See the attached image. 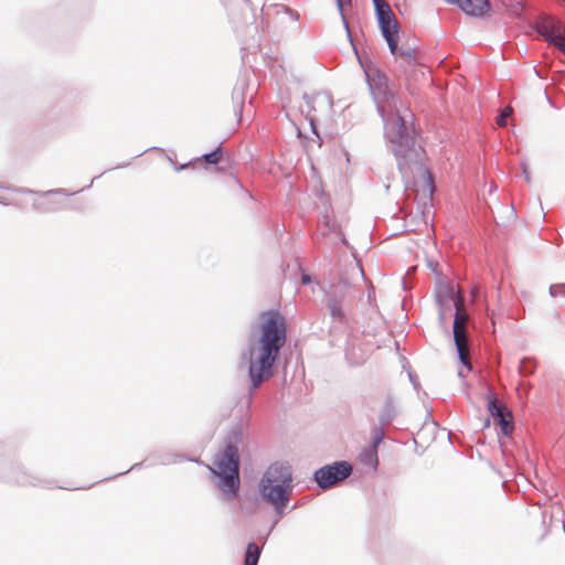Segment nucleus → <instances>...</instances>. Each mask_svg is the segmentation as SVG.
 I'll return each mask as SVG.
<instances>
[{
  "mask_svg": "<svg viewBox=\"0 0 565 565\" xmlns=\"http://www.w3.org/2000/svg\"><path fill=\"white\" fill-rule=\"evenodd\" d=\"M559 51L565 55V43L563 44V46L559 49Z\"/></svg>",
  "mask_w": 565,
  "mask_h": 565,
  "instance_id": "obj_24",
  "label": "nucleus"
},
{
  "mask_svg": "<svg viewBox=\"0 0 565 565\" xmlns=\"http://www.w3.org/2000/svg\"><path fill=\"white\" fill-rule=\"evenodd\" d=\"M455 320H454V340L458 351L459 359L465 366L466 372L471 371L468 337H467V322L468 315L465 309L463 300H457Z\"/></svg>",
  "mask_w": 565,
  "mask_h": 565,
  "instance_id": "obj_4",
  "label": "nucleus"
},
{
  "mask_svg": "<svg viewBox=\"0 0 565 565\" xmlns=\"http://www.w3.org/2000/svg\"><path fill=\"white\" fill-rule=\"evenodd\" d=\"M287 340V322L278 311H265L258 326L257 334L248 342L247 355L242 358L247 363L252 388L273 376L274 365L280 349Z\"/></svg>",
  "mask_w": 565,
  "mask_h": 565,
  "instance_id": "obj_1",
  "label": "nucleus"
},
{
  "mask_svg": "<svg viewBox=\"0 0 565 565\" xmlns=\"http://www.w3.org/2000/svg\"><path fill=\"white\" fill-rule=\"evenodd\" d=\"M347 297V287L343 285L332 286L329 290V300L341 303Z\"/></svg>",
  "mask_w": 565,
  "mask_h": 565,
  "instance_id": "obj_15",
  "label": "nucleus"
},
{
  "mask_svg": "<svg viewBox=\"0 0 565 565\" xmlns=\"http://www.w3.org/2000/svg\"><path fill=\"white\" fill-rule=\"evenodd\" d=\"M204 161L210 164H217L222 159V148L217 147L210 153L203 156Z\"/></svg>",
  "mask_w": 565,
  "mask_h": 565,
  "instance_id": "obj_17",
  "label": "nucleus"
},
{
  "mask_svg": "<svg viewBox=\"0 0 565 565\" xmlns=\"http://www.w3.org/2000/svg\"><path fill=\"white\" fill-rule=\"evenodd\" d=\"M551 295L556 297L561 294H565V285H555L550 288Z\"/></svg>",
  "mask_w": 565,
  "mask_h": 565,
  "instance_id": "obj_19",
  "label": "nucleus"
},
{
  "mask_svg": "<svg viewBox=\"0 0 565 565\" xmlns=\"http://www.w3.org/2000/svg\"><path fill=\"white\" fill-rule=\"evenodd\" d=\"M522 172H523V175H524L525 180L527 182H530L531 181V175H530V172H529V168H527V166L525 163H522Z\"/></svg>",
  "mask_w": 565,
  "mask_h": 565,
  "instance_id": "obj_21",
  "label": "nucleus"
},
{
  "mask_svg": "<svg viewBox=\"0 0 565 565\" xmlns=\"http://www.w3.org/2000/svg\"><path fill=\"white\" fill-rule=\"evenodd\" d=\"M458 373H459V375H460V376H465V375H466V374H465V372H463V370H459V372H458Z\"/></svg>",
  "mask_w": 565,
  "mask_h": 565,
  "instance_id": "obj_25",
  "label": "nucleus"
},
{
  "mask_svg": "<svg viewBox=\"0 0 565 565\" xmlns=\"http://www.w3.org/2000/svg\"><path fill=\"white\" fill-rule=\"evenodd\" d=\"M364 73L370 89L376 98L388 99L392 96L388 89L387 77L380 70L370 65L364 67Z\"/></svg>",
  "mask_w": 565,
  "mask_h": 565,
  "instance_id": "obj_8",
  "label": "nucleus"
},
{
  "mask_svg": "<svg viewBox=\"0 0 565 565\" xmlns=\"http://www.w3.org/2000/svg\"><path fill=\"white\" fill-rule=\"evenodd\" d=\"M309 280H310V279H309V277H308V276H303V277H302V282H303V284L309 282Z\"/></svg>",
  "mask_w": 565,
  "mask_h": 565,
  "instance_id": "obj_23",
  "label": "nucleus"
},
{
  "mask_svg": "<svg viewBox=\"0 0 565 565\" xmlns=\"http://www.w3.org/2000/svg\"><path fill=\"white\" fill-rule=\"evenodd\" d=\"M407 225L411 227V231L423 233L428 230V220L425 216V214H423V216L418 221L415 220L414 216H411L407 220Z\"/></svg>",
  "mask_w": 565,
  "mask_h": 565,
  "instance_id": "obj_14",
  "label": "nucleus"
},
{
  "mask_svg": "<svg viewBox=\"0 0 565 565\" xmlns=\"http://www.w3.org/2000/svg\"><path fill=\"white\" fill-rule=\"evenodd\" d=\"M291 469L288 465L274 463L265 472L260 482L263 497L277 509L286 507L289 500Z\"/></svg>",
  "mask_w": 565,
  "mask_h": 565,
  "instance_id": "obj_2",
  "label": "nucleus"
},
{
  "mask_svg": "<svg viewBox=\"0 0 565 565\" xmlns=\"http://www.w3.org/2000/svg\"><path fill=\"white\" fill-rule=\"evenodd\" d=\"M348 0H337L338 7L340 10H342L343 6L347 3Z\"/></svg>",
  "mask_w": 565,
  "mask_h": 565,
  "instance_id": "obj_22",
  "label": "nucleus"
},
{
  "mask_svg": "<svg viewBox=\"0 0 565 565\" xmlns=\"http://www.w3.org/2000/svg\"><path fill=\"white\" fill-rule=\"evenodd\" d=\"M488 411L495 420V424L500 426L502 434L505 436L510 435L513 430L512 416L505 412L504 406L498 404L495 398H491L488 402Z\"/></svg>",
  "mask_w": 565,
  "mask_h": 565,
  "instance_id": "obj_10",
  "label": "nucleus"
},
{
  "mask_svg": "<svg viewBox=\"0 0 565 565\" xmlns=\"http://www.w3.org/2000/svg\"><path fill=\"white\" fill-rule=\"evenodd\" d=\"M259 556V546L256 543H249L246 547L244 565H257Z\"/></svg>",
  "mask_w": 565,
  "mask_h": 565,
  "instance_id": "obj_13",
  "label": "nucleus"
},
{
  "mask_svg": "<svg viewBox=\"0 0 565 565\" xmlns=\"http://www.w3.org/2000/svg\"><path fill=\"white\" fill-rule=\"evenodd\" d=\"M380 28L388 47L393 54L397 53L398 24L390 6L381 0H375Z\"/></svg>",
  "mask_w": 565,
  "mask_h": 565,
  "instance_id": "obj_5",
  "label": "nucleus"
},
{
  "mask_svg": "<svg viewBox=\"0 0 565 565\" xmlns=\"http://www.w3.org/2000/svg\"><path fill=\"white\" fill-rule=\"evenodd\" d=\"M460 9L471 17H483L490 10L489 0H460L457 2Z\"/></svg>",
  "mask_w": 565,
  "mask_h": 565,
  "instance_id": "obj_12",
  "label": "nucleus"
},
{
  "mask_svg": "<svg viewBox=\"0 0 565 565\" xmlns=\"http://www.w3.org/2000/svg\"><path fill=\"white\" fill-rule=\"evenodd\" d=\"M250 402H252V394L247 397L246 399V406H245V414H244V422L242 425H246L247 423V419H248V409H249V405H250Z\"/></svg>",
  "mask_w": 565,
  "mask_h": 565,
  "instance_id": "obj_20",
  "label": "nucleus"
},
{
  "mask_svg": "<svg viewBox=\"0 0 565 565\" xmlns=\"http://www.w3.org/2000/svg\"><path fill=\"white\" fill-rule=\"evenodd\" d=\"M436 297L443 310H450L457 306V300H463L459 291L457 292L450 284H440Z\"/></svg>",
  "mask_w": 565,
  "mask_h": 565,
  "instance_id": "obj_11",
  "label": "nucleus"
},
{
  "mask_svg": "<svg viewBox=\"0 0 565 565\" xmlns=\"http://www.w3.org/2000/svg\"><path fill=\"white\" fill-rule=\"evenodd\" d=\"M536 31L542 35L545 41L553 44L558 50L565 43V24L559 20L545 17L536 23Z\"/></svg>",
  "mask_w": 565,
  "mask_h": 565,
  "instance_id": "obj_7",
  "label": "nucleus"
},
{
  "mask_svg": "<svg viewBox=\"0 0 565 565\" xmlns=\"http://www.w3.org/2000/svg\"><path fill=\"white\" fill-rule=\"evenodd\" d=\"M513 113V109L512 107L508 106L505 107L501 115L498 117L497 119V124L500 126V127H504L507 125V118L510 117Z\"/></svg>",
  "mask_w": 565,
  "mask_h": 565,
  "instance_id": "obj_18",
  "label": "nucleus"
},
{
  "mask_svg": "<svg viewBox=\"0 0 565 565\" xmlns=\"http://www.w3.org/2000/svg\"><path fill=\"white\" fill-rule=\"evenodd\" d=\"M328 308L333 318H335L340 321H342L344 319V312L342 310L341 303H339L338 301L329 300Z\"/></svg>",
  "mask_w": 565,
  "mask_h": 565,
  "instance_id": "obj_16",
  "label": "nucleus"
},
{
  "mask_svg": "<svg viewBox=\"0 0 565 565\" xmlns=\"http://www.w3.org/2000/svg\"><path fill=\"white\" fill-rule=\"evenodd\" d=\"M238 450L232 445L227 446L214 461L215 469L212 471L220 476L218 488L228 499L235 498L238 491Z\"/></svg>",
  "mask_w": 565,
  "mask_h": 565,
  "instance_id": "obj_3",
  "label": "nucleus"
},
{
  "mask_svg": "<svg viewBox=\"0 0 565 565\" xmlns=\"http://www.w3.org/2000/svg\"><path fill=\"white\" fill-rule=\"evenodd\" d=\"M386 135L392 143L397 146H408L409 136L407 127L402 117L396 116L386 125Z\"/></svg>",
  "mask_w": 565,
  "mask_h": 565,
  "instance_id": "obj_9",
  "label": "nucleus"
},
{
  "mask_svg": "<svg viewBox=\"0 0 565 565\" xmlns=\"http://www.w3.org/2000/svg\"><path fill=\"white\" fill-rule=\"evenodd\" d=\"M352 471L347 461L334 462L316 471L315 478L318 484L326 489L348 478Z\"/></svg>",
  "mask_w": 565,
  "mask_h": 565,
  "instance_id": "obj_6",
  "label": "nucleus"
}]
</instances>
